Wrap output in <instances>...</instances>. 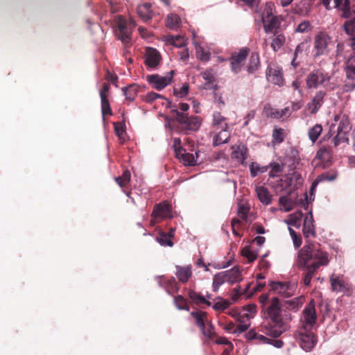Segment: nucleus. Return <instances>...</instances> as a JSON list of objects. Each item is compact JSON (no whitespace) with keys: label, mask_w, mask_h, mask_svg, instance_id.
<instances>
[{"label":"nucleus","mask_w":355,"mask_h":355,"mask_svg":"<svg viewBox=\"0 0 355 355\" xmlns=\"http://www.w3.org/2000/svg\"><path fill=\"white\" fill-rule=\"evenodd\" d=\"M259 302L265 320L259 327V332L272 338L279 337L290 328L291 314L282 309L278 297L270 298L268 293L261 295Z\"/></svg>","instance_id":"nucleus-1"},{"label":"nucleus","mask_w":355,"mask_h":355,"mask_svg":"<svg viewBox=\"0 0 355 355\" xmlns=\"http://www.w3.org/2000/svg\"><path fill=\"white\" fill-rule=\"evenodd\" d=\"M329 263V254L317 242H308L298 252L295 260L297 268L302 272L303 283L310 286L312 278L321 266Z\"/></svg>","instance_id":"nucleus-2"},{"label":"nucleus","mask_w":355,"mask_h":355,"mask_svg":"<svg viewBox=\"0 0 355 355\" xmlns=\"http://www.w3.org/2000/svg\"><path fill=\"white\" fill-rule=\"evenodd\" d=\"M334 121L338 122L336 135L333 138L334 147H338L341 143H348V135L352 129L349 118L345 114L336 115Z\"/></svg>","instance_id":"nucleus-3"},{"label":"nucleus","mask_w":355,"mask_h":355,"mask_svg":"<svg viewBox=\"0 0 355 355\" xmlns=\"http://www.w3.org/2000/svg\"><path fill=\"white\" fill-rule=\"evenodd\" d=\"M171 113L183 130L196 131L200 128L201 120L199 116H188L187 114L180 112L177 109H172Z\"/></svg>","instance_id":"nucleus-4"},{"label":"nucleus","mask_w":355,"mask_h":355,"mask_svg":"<svg viewBox=\"0 0 355 355\" xmlns=\"http://www.w3.org/2000/svg\"><path fill=\"white\" fill-rule=\"evenodd\" d=\"M173 217L172 205L164 200L154 205L150 215V225L154 227L162 220L171 219Z\"/></svg>","instance_id":"nucleus-5"},{"label":"nucleus","mask_w":355,"mask_h":355,"mask_svg":"<svg viewBox=\"0 0 355 355\" xmlns=\"http://www.w3.org/2000/svg\"><path fill=\"white\" fill-rule=\"evenodd\" d=\"M334 46V42L325 32H319L314 37V57L327 55Z\"/></svg>","instance_id":"nucleus-6"},{"label":"nucleus","mask_w":355,"mask_h":355,"mask_svg":"<svg viewBox=\"0 0 355 355\" xmlns=\"http://www.w3.org/2000/svg\"><path fill=\"white\" fill-rule=\"evenodd\" d=\"M300 346L306 352L311 351L317 343V336L311 329H300L295 333Z\"/></svg>","instance_id":"nucleus-7"},{"label":"nucleus","mask_w":355,"mask_h":355,"mask_svg":"<svg viewBox=\"0 0 355 355\" xmlns=\"http://www.w3.org/2000/svg\"><path fill=\"white\" fill-rule=\"evenodd\" d=\"M136 26L134 20L130 19L128 22L122 17H119L117 28L119 30V39L124 44H128L131 41L132 30Z\"/></svg>","instance_id":"nucleus-8"},{"label":"nucleus","mask_w":355,"mask_h":355,"mask_svg":"<svg viewBox=\"0 0 355 355\" xmlns=\"http://www.w3.org/2000/svg\"><path fill=\"white\" fill-rule=\"evenodd\" d=\"M329 80L330 77L327 73L321 69H315L306 76V84L309 89H316L324 85L325 82H329Z\"/></svg>","instance_id":"nucleus-9"},{"label":"nucleus","mask_w":355,"mask_h":355,"mask_svg":"<svg viewBox=\"0 0 355 355\" xmlns=\"http://www.w3.org/2000/svg\"><path fill=\"white\" fill-rule=\"evenodd\" d=\"M316 319L315 303L313 300H311L302 311L301 329H311L316 322Z\"/></svg>","instance_id":"nucleus-10"},{"label":"nucleus","mask_w":355,"mask_h":355,"mask_svg":"<svg viewBox=\"0 0 355 355\" xmlns=\"http://www.w3.org/2000/svg\"><path fill=\"white\" fill-rule=\"evenodd\" d=\"M174 71L171 70L166 76H162L158 74L149 75L146 77L148 82L157 90H162L168 85L173 77Z\"/></svg>","instance_id":"nucleus-11"},{"label":"nucleus","mask_w":355,"mask_h":355,"mask_svg":"<svg viewBox=\"0 0 355 355\" xmlns=\"http://www.w3.org/2000/svg\"><path fill=\"white\" fill-rule=\"evenodd\" d=\"M249 49L247 48L241 49L239 52L232 53L230 61L232 71L234 73H238L243 65V63L248 55Z\"/></svg>","instance_id":"nucleus-12"},{"label":"nucleus","mask_w":355,"mask_h":355,"mask_svg":"<svg viewBox=\"0 0 355 355\" xmlns=\"http://www.w3.org/2000/svg\"><path fill=\"white\" fill-rule=\"evenodd\" d=\"M268 80L271 83L282 86L284 83L282 69L275 64L269 65L266 72Z\"/></svg>","instance_id":"nucleus-13"},{"label":"nucleus","mask_w":355,"mask_h":355,"mask_svg":"<svg viewBox=\"0 0 355 355\" xmlns=\"http://www.w3.org/2000/svg\"><path fill=\"white\" fill-rule=\"evenodd\" d=\"M327 92L324 90L318 91L311 101L308 103L307 107L311 114H316L322 106Z\"/></svg>","instance_id":"nucleus-14"},{"label":"nucleus","mask_w":355,"mask_h":355,"mask_svg":"<svg viewBox=\"0 0 355 355\" xmlns=\"http://www.w3.org/2000/svg\"><path fill=\"white\" fill-rule=\"evenodd\" d=\"M199 151L195 153H187L183 148H179L176 150V157L186 166H194L198 161Z\"/></svg>","instance_id":"nucleus-15"},{"label":"nucleus","mask_w":355,"mask_h":355,"mask_svg":"<svg viewBox=\"0 0 355 355\" xmlns=\"http://www.w3.org/2000/svg\"><path fill=\"white\" fill-rule=\"evenodd\" d=\"M161 55L154 48L147 47L145 56V64L150 68H156L160 62Z\"/></svg>","instance_id":"nucleus-16"},{"label":"nucleus","mask_w":355,"mask_h":355,"mask_svg":"<svg viewBox=\"0 0 355 355\" xmlns=\"http://www.w3.org/2000/svg\"><path fill=\"white\" fill-rule=\"evenodd\" d=\"M175 275L178 281L182 284H186L189 282L193 275L192 266H175Z\"/></svg>","instance_id":"nucleus-17"},{"label":"nucleus","mask_w":355,"mask_h":355,"mask_svg":"<svg viewBox=\"0 0 355 355\" xmlns=\"http://www.w3.org/2000/svg\"><path fill=\"white\" fill-rule=\"evenodd\" d=\"M331 286L333 291L336 292H349L352 286L348 282L344 281L338 277L332 275L330 278Z\"/></svg>","instance_id":"nucleus-18"},{"label":"nucleus","mask_w":355,"mask_h":355,"mask_svg":"<svg viewBox=\"0 0 355 355\" xmlns=\"http://www.w3.org/2000/svg\"><path fill=\"white\" fill-rule=\"evenodd\" d=\"M232 158L235 159L241 164H244L248 155V148L244 144L232 146Z\"/></svg>","instance_id":"nucleus-19"},{"label":"nucleus","mask_w":355,"mask_h":355,"mask_svg":"<svg viewBox=\"0 0 355 355\" xmlns=\"http://www.w3.org/2000/svg\"><path fill=\"white\" fill-rule=\"evenodd\" d=\"M334 7L341 12L343 18H349L352 15L350 8V0H334Z\"/></svg>","instance_id":"nucleus-20"},{"label":"nucleus","mask_w":355,"mask_h":355,"mask_svg":"<svg viewBox=\"0 0 355 355\" xmlns=\"http://www.w3.org/2000/svg\"><path fill=\"white\" fill-rule=\"evenodd\" d=\"M255 191L258 199L263 205H268L272 203V196L266 187L263 186H257Z\"/></svg>","instance_id":"nucleus-21"},{"label":"nucleus","mask_w":355,"mask_h":355,"mask_svg":"<svg viewBox=\"0 0 355 355\" xmlns=\"http://www.w3.org/2000/svg\"><path fill=\"white\" fill-rule=\"evenodd\" d=\"M281 16H274L270 18L267 19V20L263 21V28L266 33H268L269 32L272 31H278L277 29L279 28L281 22H282Z\"/></svg>","instance_id":"nucleus-22"},{"label":"nucleus","mask_w":355,"mask_h":355,"mask_svg":"<svg viewBox=\"0 0 355 355\" xmlns=\"http://www.w3.org/2000/svg\"><path fill=\"white\" fill-rule=\"evenodd\" d=\"M270 290L280 294L284 297H288L290 295L289 284L288 282H272L270 284Z\"/></svg>","instance_id":"nucleus-23"},{"label":"nucleus","mask_w":355,"mask_h":355,"mask_svg":"<svg viewBox=\"0 0 355 355\" xmlns=\"http://www.w3.org/2000/svg\"><path fill=\"white\" fill-rule=\"evenodd\" d=\"M137 14L144 21H147L153 17V12L151 10V4L145 3L137 6Z\"/></svg>","instance_id":"nucleus-24"},{"label":"nucleus","mask_w":355,"mask_h":355,"mask_svg":"<svg viewBox=\"0 0 355 355\" xmlns=\"http://www.w3.org/2000/svg\"><path fill=\"white\" fill-rule=\"evenodd\" d=\"M343 26L346 33L350 36L349 45L353 50H355V17L346 21Z\"/></svg>","instance_id":"nucleus-25"},{"label":"nucleus","mask_w":355,"mask_h":355,"mask_svg":"<svg viewBox=\"0 0 355 355\" xmlns=\"http://www.w3.org/2000/svg\"><path fill=\"white\" fill-rule=\"evenodd\" d=\"M285 41L284 35L279 31H275L272 37L270 46L275 52H277L284 46Z\"/></svg>","instance_id":"nucleus-26"},{"label":"nucleus","mask_w":355,"mask_h":355,"mask_svg":"<svg viewBox=\"0 0 355 355\" xmlns=\"http://www.w3.org/2000/svg\"><path fill=\"white\" fill-rule=\"evenodd\" d=\"M214 137V146H220L226 144L230 139V133L227 128H220Z\"/></svg>","instance_id":"nucleus-27"},{"label":"nucleus","mask_w":355,"mask_h":355,"mask_svg":"<svg viewBox=\"0 0 355 355\" xmlns=\"http://www.w3.org/2000/svg\"><path fill=\"white\" fill-rule=\"evenodd\" d=\"M337 177V173L336 172H331V171H329V172H326V173H322L320 175H319L316 179L313 181V182L312 183V185H311V192H313L315 187H317V185L321 182H323V181H332V180H334Z\"/></svg>","instance_id":"nucleus-28"},{"label":"nucleus","mask_w":355,"mask_h":355,"mask_svg":"<svg viewBox=\"0 0 355 355\" xmlns=\"http://www.w3.org/2000/svg\"><path fill=\"white\" fill-rule=\"evenodd\" d=\"M190 315L194 319L195 323L199 329H203V326L208 322L207 314L205 311H192Z\"/></svg>","instance_id":"nucleus-29"},{"label":"nucleus","mask_w":355,"mask_h":355,"mask_svg":"<svg viewBox=\"0 0 355 355\" xmlns=\"http://www.w3.org/2000/svg\"><path fill=\"white\" fill-rule=\"evenodd\" d=\"M288 111V108H285L282 110L274 109L269 105H266L263 107V112L268 116L272 119H281L286 115Z\"/></svg>","instance_id":"nucleus-30"},{"label":"nucleus","mask_w":355,"mask_h":355,"mask_svg":"<svg viewBox=\"0 0 355 355\" xmlns=\"http://www.w3.org/2000/svg\"><path fill=\"white\" fill-rule=\"evenodd\" d=\"M260 66L259 55L257 53H252L250 57L247 66V71L249 73H253L257 71Z\"/></svg>","instance_id":"nucleus-31"},{"label":"nucleus","mask_w":355,"mask_h":355,"mask_svg":"<svg viewBox=\"0 0 355 355\" xmlns=\"http://www.w3.org/2000/svg\"><path fill=\"white\" fill-rule=\"evenodd\" d=\"M213 126L216 130L220 128H227L226 119L219 112H215L213 114Z\"/></svg>","instance_id":"nucleus-32"},{"label":"nucleus","mask_w":355,"mask_h":355,"mask_svg":"<svg viewBox=\"0 0 355 355\" xmlns=\"http://www.w3.org/2000/svg\"><path fill=\"white\" fill-rule=\"evenodd\" d=\"M227 282L232 284L241 279V270L239 266H234L232 269L225 271Z\"/></svg>","instance_id":"nucleus-33"},{"label":"nucleus","mask_w":355,"mask_h":355,"mask_svg":"<svg viewBox=\"0 0 355 355\" xmlns=\"http://www.w3.org/2000/svg\"><path fill=\"white\" fill-rule=\"evenodd\" d=\"M245 338L248 340H258L259 343L268 344L270 338L266 337L263 334H259L255 329H250L246 334Z\"/></svg>","instance_id":"nucleus-34"},{"label":"nucleus","mask_w":355,"mask_h":355,"mask_svg":"<svg viewBox=\"0 0 355 355\" xmlns=\"http://www.w3.org/2000/svg\"><path fill=\"white\" fill-rule=\"evenodd\" d=\"M122 91L126 100L132 101L137 96L139 89L137 85L132 84L128 87H123Z\"/></svg>","instance_id":"nucleus-35"},{"label":"nucleus","mask_w":355,"mask_h":355,"mask_svg":"<svg viewBox=\"0 0 355 355\" xmlns=\"http://www.w3.org/2000/svg\"><path fill=\"white\" fill-rule=\"evenodd\" d=\"M309 214H310V220H311L310 223L308 221V217H306L304 219L303 229H302L303 234L306 238L309 237L310 235H314V234H315L314 226L313 224V218L312 212L309 211Z\"/></svg>","instance_id":"nucleus-36"},{"label":"nucleus","mask_w":355,"mask_h":355,"mask_svg":"<svg viewBox=\"0 0 355 355\" xmlns=\"http://www.w3.org/2000/svg\"><path fill=\"white\" fill-rule=\"evenodd\" d=\"M188 295L191 301L197 304H205L209 306L211 305L209 301L193 290L189 291Z\"/></svg>","instance_id":"nucleus-37"},{"label":"nucleus","mask_w":355,"mask_h":355,"mask_svg":"<svg viewBox=\"0 0 355 355\" xmlns=\"http://www.w3.org/2000/svg\"><path fill=\"white\" fill-rule=\"evenodd\" d=\"M346 76L348 79L355 80V55L351 56L347 60Z\"/></svg>","instance_id":"nucleus-38"},{"label":"nucleus","mask_w":355,"mask_h":355,"mask_svg":"<svg viewBox=\"0 0 355 355\" xmlns=\"http://www.w3.org/2000/svg\"><path fill=\"white\" fill-rule=\"evenodd\" d=\"M272 142L275 144H279L282 143L286 137V132L283 128H274L272 131Z\"/></svg>","instance_id":"nucleus-39"},{"label":"nucleus","mask_w":355,"mask_h":355,"mask_svg":"<svg viewBox=\"0 0 355 355\" xmlns=\"http://www.w3.org/2000/svg\"><path fill=\"white\" fill-rule=\"evenodd\" d=\"M225 282H227V278L225 272H221L216 274L213 278V291L214 292H216L218 290L219 287Z\"/></svg>","instance_id":"nucleus-40"},{"label":"nucleus","mask_w":355,"mask_h":355,"mask_svg":"<svg viewBox=\"0 0 355 355\" xmlns=\"http://www.w3.org/2000/svg\"><path fill=\"white\" fill-rule=\"evenodd\" d=\"M315 157L322 161L329 160L332 157L331 148L330 147L322 146L318 150Z\"/></svg>","instance_id":"nucleus-41"},{"label":"nucleus","mask_w":355,"mask_h":355,"mask_svg":"<svg viewBox=\"0 0 355 355\" xmlns=\"http://www.w3.org/2000/svg\"><path fill=\"white\" fill-rule=\"evenodd\" d=\"M322 132V126L320 124H315L313 127L309 130V138L313 143H315L318 139L319 136L321 135Z\"/></svg>","instance_id":"nucleus-42"},{"label":"nucleus","mask_w":355,"mask_h":355,"mask_svg":"<svg viewBox=\"0 0 355 355\" xmlns=\"http://www.w3.org/2000/svg\"><path fill=\"white\" fill-rule=\"evenodd\" d=\"M259 10L260 12L258 13L261 14L262 21L275 16L273 15L274 5L271 2L266 3L263 11H261V9L259 8Z\"/></svg>","instance_id":"nucleus-43"},{"label":"nucleus","mask_w":355,"mask_h":355,"mask_svg":"<svg viewBox=\"0 0 355 355\" xmlns=\"http://www.w3.org/2000/svg\"><path fill=\"white\" fill-rule=\"evenodd\" d=\"M180 19L178 15L175 14L168 15L166 19V26L172 29H175L179 27Z\"/></svg>","instance_id":"nucleus-44"},{"label":"nucleus","mask_w":355,"mask_h":355,"mask_svg":"<svg viewBox=\"0 0 355 355\" xmlns=\"http://www.w3.org/2000/svg\"><path fill=\"white\" fill-rule=\"evenodd\" d=\"M156 240L162 246L172 247L173 245V242L171 241L170 235H168L164 232H160Z\"/></svg>","instance_id":"nucleus-45"},{"label":"nucleus","mask_w":355,"mask_h":355,"mask_svg":"<svg viewBox=\"0 0 355 355\" xmlns=\"http://www.w3.org/2000/svg\"><path fill=\"white\" fill-rule=\"evenodd\" d=\"M268 169V166H260L257 162H252L250 165V175L252 178L256 177L259 173H263Z\"/></svg>","instance_id":"nucleus-46"},{"label":"nucleus","mask_w":355,"mask_h":355,"mask_svg":"<svg viewBox=\"0 0 355 355\" xmlns=\"http://www.w3.org/2000/svg\"><path fill=\"white\" fill-rule=\"evenodd\" d=\"M206 324H207V327H206V324H205L203 329H200V330L205 336L212 339L216 336L214 327L211 322L208 321Z\"/></svg>","instance_id":"nucleus-47"},{"label":"nucleus","mask_w":355,"mask_h":355,"mask_svg":"<svg viewBox=\"0 0 355 355\" xmlns=\"http://www.w3.org/2000/svg\"><path fill=\"white\" fill-rule=\"evenodd\" d=\"M166 289V291L171 295L178 292L180 287L174 277H171L170 279L167 280Z\"/></svg>","instance_id":"nucleus-48"},{"label":"nucleus","mask_w":355,"mask_h":355,"mask_svg":"<svg viewBox=\"0 0 355 355\" xmlns=\"http://www.w3.org/2000/svg\"><path fill=\"white\" fill-rule=\"evenodd\" d=\"M174 303L178 309L189 311L187 301L182 295H179L174 297Z\"/></svg>","instance_id":"nucleus-49"},{"label":"nucleus","mask_w":355,"mask_h":355,"mask_svg":"<svg viewBox=\"0 0 355 355\" xmlns=\"http://www.w3.org/2000/svg\"><path fill=\"white\" fill-rule=\"evenodd\" d=\"M268 166V168H270V171L269 172V176L270 178L277 177L278 174L283 171V165L277 162H271Z\"/></svg>","instance_id":"nucleus-50"},{"label":"nucleus","mask_w":355,"mask_h":355,"mask_svg":"<svg viewBox=\"0 0 355 355\" xmlns=\"http://www.w3.org/2000/svg\"><path fill=\"white\" fill-rule=\"evenodd\" d=\"M286 308L289 310L297 311L303 304V300L301 297L294 298L286 302Z\"/></svg>","instance_id":"nucleus-51"},{"label":"nucleus","mask_w":355,"mask_h":355,"mask_svg":"<svg viewBox=\"0 0 355 355\" xmlns=\"http://www.w3.org/2000/svg\"><path fill=\"white\" fill-rule=\"evenodd\" d=\"M250 284H247L246 285V288L243 291V293L241 291V286H238L236 288H234L232 290L233 293H232V300L235 302L243 294H245L248 296L250 295L251 293H248V290L250 288Z\"/></svg>","instance_id":"nucleus-52"},{"label":"nucleus","mask_w":355,"mask_h":355,"mask_svg":"<svg viewBox=\"0 0 355 355\" xmlns=\"http://www.w3.org/2000/svg\"><path fill=\"white\" fill-rule=\"evenodd\" d=\"M306 47V44L305 42H301L295 48L294 56L291 62V64L294 67H297L299 64V62H296L297 57L299 54L302 53V52L304 51V49Z\"/></svg>","instance_id":"nucleus-53"},{"label":"nucleus","mask_w":355,"mask_h":355,"mask_svg":"<svg viewBox=\"0 0 355 355\" xmlns=\"http://www.w3.org/2000/svg\"><path fill=\"white\" fill-rule=\"evenodd\" d=\"M101 101V110L103 115H112V110L110 105V103L107 96H102Z\"/></svg>","instance_id":"nucleus-54"},{"label":"nucleus","mask_w":355,"mask_h":355,"mask_svg":"<svg viewBox=\"0 0 355 355\" xmlns=\"http://www.w3.org/2000/svg\"><path fill=\"white\" fill-rule=\"evenodd\" d=\"M311 29L312 26L310 22L307 20H304L297 25L295 29V31L297 33H304L311 31Z\"/></svg>","instance_id":"nucleus-55"},{"label":"nucleus","mask_w":355,"mask_h":355,"mask_svg":"<svg viewBox=\"0 0 355 355\" xmlns=\"http://www.w3.org/2000/svg\"><path fill=\"white\" fill-rule=\"evenodd\" d=\"M189 89V86L188 83H184L182 86L178 89L175 88L173 90L174 95L182 98L187 95Z\"/></svg>","instance_id":"nucleus-56"},{"label":"nucleus","mask_w":355,"mask_h":355,"mask_svg":"<svg viewBox=\"0 0 355 355\" xmlns=\"http://www.w3.org/2000/svg\"><path fill=\"white\" fill-rule=\"evenodd\" d=\"M201 75L202 78L209 84L215 81V73L211 69L205 70Z\"/></svg>","instance_id":"nucleus-57"},{"label":"nucleus","mask_w":355,"mask_h":355,"mask_svg":"<svg viewBox=\"0 0 355 355\" xmlns=\"http://www.w3.org/2000/svg\"><path fill=\"white\" fill-rule=\"evenodd\" d=\"M114 132L119 138L123 139V135L125 132V124L123 122H115L114 123Z\"/></svg>","instance_id":"nucleus-58"},{"label":"nucleus","mask_w":355,"mask_h":355,"mask_svg":"<svg viewBox=\"0 0 355 355\" xmlns=\"http://www.w3.org/2000/svg\"><path fill=\"white\" fill-rule=\"evenodd\" d=\"M279 203L281 206L284 207L286 211H289L291 209V200L288 196H281L279 198Z\"/></svg>","instance_id":"nucleus-59"},{"label":"nucleus","mask_w":355,"mask_h":355,"mask_svg":"<svg viewBox=\"0 0 355 355\" xmlns=\"http://www.w3.org/2000/svg\"><path fill=\"white\" fill-rule=\"evenodd\" d=\"M242 255L246 257L250 263L253 262L257 258V254L248 248L243 249Z\"/></svg>","instance_id":"nucleus-60"},{"label":"nucleus","mask_w":355,"mask_h":355,"mask_svg":"<svg viewBox=\"0 0 355 355\" xmlns=\"http://www.w3.org/2000/svg\"><path fill=\"white\" fill-rule=\"evenodd\" d=\"M253 318V315H250L249 313H239L238 317L236 318V321L239 322V324H250V320Z\"/></svg>","instance_id":"nucleus-61"},{"label":"nucleus","mask_w":355,"mask_h":355,"mask_svg":"<svg viewBox=\"0 0 355 355\" xmlns=\"http://www.w3.org/2000/svg\"><path fill=\"white\" fill-rule=\"evenodd\" d=\"M249 210H250L249 207L244 205H240L239 206V209H238L239 216L241 218L246 220L247 218H248Z\"/></svg>","instance_id":"nucleus-62"},{"label":"nucleus","mask_w":355,"mask_h":355,"mask_svg":"<svg viewBox=\"0 0 355 355\" xmlns=\"http://www.w3.org/2000/svg\"><path fill=\"white\" fill-rule=\"evenodd\" d=\"M230 304L227 300H221L216 302L212 307L216 311H224L229 307Z\"/></svg>","instance_id":"nucleus-63"},{"label":"nucleus","mask_w":355,"mask_h":355,"mask_svg":"<svg viewBox=\"0 0 355 355\" xmlns=\"http://www.w3.org/2000/svg\"><path fill=\"white\" fill-rule=\"evenodd\" d=\"M291 235L293 239V244L295 248H299L302 245V238L300 236H297L295 232L291 229L289 228Z\"/></svg>","instance_id":"nucleus-64"}]
</instances>
